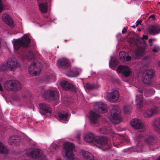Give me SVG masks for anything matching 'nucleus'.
I'll list each match as a JSON object with an SVG mask.
<instances>
[{"label": "nucleus", "instance_id": "nucleus-1", "mask_svg": "<svg viewBox=\"0 0 160 160\" xmlns=\"http://www.w3.org/2000/svg\"><path fill=\"white\" fill-rule=\"evenodd\" d=\"M31 39L27 34H25L21 38L13 39L14 49L17 51L22 47L20 54L23 57L26 56L29 60H32L34 58V55L28 48H30L32 45L34 46V45H31Z\"/></svg>", "mask_w": 160, "mask_h": 160}, {"label": "nucleus", "instance_id": "nucleus-49", "mask_svg": "<svg viewBox=\"0 0 160 160\" xmlns=\"http://www.w3.org/2000/svg\"><path fill=\"white\" fill-rule=\"evenodd\" d=\"M148 36L146 35H143L142 37V39H145L147 40L148 39Z\"/></svg>", "mask_w": 160, "mask_h": 160}, {"label": "nucleus", "instance_id": "nucleus-39", "mask_svg": "<svg viewBox=\"0 0 160 160\" xmlns=\"http://www.w3.org/2000/svg\"><path fill=\"white\" fill-rule=\"evenodd\" d=\"M100 87V85L98 84H91V90L93 89H97Z\"/></svg>", "mask_w": 160, "mask_h": 160}, {"label": "nucleus", "instance_id": "nucleus-55", "mask_svg": "<svg viewBox=\"0 0 160 160\" xmlns=\"http://www.w3.org/2000/svg\"><path fill=\"white\" fill-rule=\"evenodd\" d=\"M87 118L89 119V120H90V115H88L87 116Z\"/></svg>", "mask_w": 160, "mask_h": 160}, {"label": "nucleus", "instance_id": "nucleus-28", "mask_svg": "<svg viewBox=\"0 0 160 160\" xmlns=\"http://www.w3.org/2000/svg\"><path fill=\"white\" fill-rule=\"evenodd\" d=\"M19 137L17 135L11 136L8 139V143L10 145L16 144L20 142Z\"/></svg>", "mask_w": 160, "mask_h": 160}, {"label": "nucleus", "instance_id": "nucleus-48", "mask_svg": "<svg viewBox=\"0 0 160 160\" xmlns=\"http://www.w3.org/2000/svg\"><path fill=\"white\" fill-rule=\"evenodd\" d=\"M155 15L154 14H152V15H151L149 16V18H152V19L153 20H154L155 19Z\"/></svg>", "mask_w": 160, "mask_h": 160}, {"label": "nucleus", "instance_id": "nucleus-57", "mask_svg": "<svg viewBox=\"0 0 160 160\" xmlns=\"http://www.w3.org/2000/svg\"><path fill=\"white\" fill-rule=\"evenodd\" d=\"M93 155H91V160H92V158H93Z\"/></svg>", "mask_w": 160, "mask_h": 160}, {"label": "nucleus", "instance_id": "nucleus-10", "mask_svg": "<svg viewBox=\"0 0 160 160\" xmlns=\"http://www.w3.org/2000/svg\"><path fill=\"white\" fill-rule=\"evenodd\" d=\"M39 112L42 115H45L47 113L51 114L52 108L48 104L42 103L39 105Z\"/></svg>", "mask_w": 160, "mask_h": 160}, {"label": "nucleus", "instance_id": "nucleus-25", "mask_svg": "<svg viewBox=\"0 0 160 160\" xmlns=\"http://www.w3.org/2000/svg\"><path fill=\"white\" fill-rule=\"evenodd\" d=\"M7 64L8 68L12 69L15 68L18 66L17 62L13 58L8 59Z\"/></svg>", "mask_w": 160, "mask_h": 160}, {"label": "nucleus", "instance_id": "nucleus-43", "mask_svg": "<svg viewBox=\"0 0 160 160\" xmlns=\"http://www.w3.org/2000/svg\"><path fill=\"white\" fill-rule=\"evenodd\" d=\"M116 61L115 60H112L111 59L109 62V64L110 66H114L116 65Z\"/></svg>", "mask_w": 160, "mask_h": 160}, {"label": "nucleus", "instance_id": "nucleus-53", "mask_svg": "<svg viewBox=\"0 0 160 160\" xmlns=\"http://www.w3.org/2000/svg\"><path fill=\"white\" fill-rule=\"evenodd\" d=\"M3 88H2V86L1 84L0 83V91H3Z\"/></svg>", "mask_w": 160, "mask_h": 160}, {"label": "nucleus", "instance_id": "nucleus-46", "mask_svg": "<svg viewBox=\"0 0 160 160\" xmlns=\"http://www.w3.org/2000/svg\"><path fill=\"white\" fill-rule=\"evenodd\" d=\"M154 88L157 89H160V83H158L155 84L154 86Z\"/></svg>", "mask_w": 160, "mask_h": 160}, {"label": "nucleus", "instance_id": "nucleus-36", "mask_svg": "<svg viewBox=\"0 0 160 160\" xmlns=\"http://www.w3.org/2000/svg\"><path fill=\"white\" fill-rule=\"evenodd\" d=\"M155 92V90L153 88H151L146 90V92L152 95H153Z\"/></svg>", "mask_w": 160, "mask_h": 160}, {"label": "nucleus", "instance_id": "nucleus-30", "mask_svg": "<svg viewBox=\"0 0 160 160\" xmlns=\"http://www.w3.org/2000/svg\"><path fill=\"white\" fill-rule=\"evenodd\" d=\"M38 7L40 11L43 13H46L48 11V6L47 3L39 4Z\"/></svg>", "mask_w": 160, "mask_h": 160}, {"label": "nucleus", "instance_id": "nucleus-32", "mask_svg": "<svg viewBox=\"0 0 160 160\" xmlns=\"http://www.w3.org/2000/svg\"><path fill=\"white\" fill-rule=\"evenodd\" d=\"M80 153L81 155H82L83 158L88 159V160H90L88 157L89 156V152L86 151H84L83 150H82L80 151Z\"/></svg>", "mask_w": 160, "mask_h": 160}, {"label": "nucleus", "instance_id": "nucleus-20", "mask_svg": "<svg viewBox=\"0 0 160 160\" xmlns=\"http://www.w3.org/2000/svg\"><path fill=\"white\" fill-rule=\"evenodd\" d=\"M148 32L150 34L154 35L160 32V25H152L148 27Z\"/></svg>", "mask_w": 160, "mask_h": 160}, {"label": "nucleus", "instance_id": "nucleus-52", "mask_svg": "<svg viewBox=\"0 0 160 160\" xmlns=\"http://www.w3.org/2000/svg\"><path fill=\"white\" fill-rule=\"evenodd\" d=\"M76 138H77L79 140H80V136L79 134H78L76 136Z\"/></svg>", "mask_w": 160, "mask_h": 160}, {"label": "nucleus", "instance_id": "nucleus-63", "mask_svg": "<svg viewBox=\"0 0 160 160\" xmlns=\"http://www.w3.org/2000/svg\"><path fill=\"white\" fill-rule=\"evenodd\" d=\"M144 94H145V96H146V97H148V96H147L146 94V93H144Z\"/></svg>", "mask_w": 160, "mask_h": 160}, {"label": "nucleus", "instance_id": "nucleus-40", "mask_svg": "<svg viewBox=\"0 0 160 160\" xmlns=\"http://www.w3.org/2000/svg\"><path fill=\"white\" fill-rule=\"evenodd\" d=\"M160 51V48L158 46H155L152 49L153 52L157 53Z\"/></svg>", "mask_w": 160, "mask_h": 160}, {"label": "nucleus", "instance_id": "nucleus-23", "mask_svg": "<svg viewBox=\"0 0 160 160\" xmlns=\"http://www.w3.org/2000/svg\"><path fill=\"white\" fill-rule=\"evenodd\" d=\"M81 71L82 70L80 69H73L66 72V74L69 77H75L80 74Z\"/></svg>", "mask_w": 160, "mask_h": 160}, {"label": "nucleus", "instance_id": "nucleus-4", "mask_svg": "<svg viewBox=\"0 0 160 160\" xmlns=\"http://www.w3.org/2000/svg\"><path fill=\"white\" fill-rule=\"evenodd\" d=\"M63 147L65 151L62 153L63 154H64V157H67L69 160H76L75 155L73 153L74 148V144L72 143L67 142L64 144Z\"/></svg>", "mask_w": 160, "mask_h": 160}, {"label": "nucleus", "instance_id": "nucleus-34", "mask_svg": "<svg viewBox=\"0 0 160 160\" xmlns=\"http://www.w3.org/2000/svg\"><path fill=\"white\" fill-rule=\"evenodd\" d=\"M132 107L130 105H125L123 109L125 112L127 113H129L132 109Z\"/></svg>", "mask_w": 160, "mask_h": 160}, {"label": "nucleus", "instance_id": "nucleus-11", "mask_svg": "<svg viewBox=\"0 0 160 160\" xmlns=\"http://www.w3.org/2000/svg\"><path fill=\"white\" fill-rule=\"evenodd\" d=\"M144 138L141 134L139 136H136L135 138V141L136 144L135 148L137 149V152H140L142 151V146L145 142Z\"/></svg>", "mask_w": 160, "mask_h": 160}, {"label": "nucleus", "instance_id": "nucleus-54", "mask_svg": "<svg viewBox=\"0 0 160 160\" xmlns=\"http://www.w3.org/2000/svg\"><path fill=\"white\" fill-rule=\"evenodd\" d=\"M159 99V98H158V97H156L154 99V100H155V101H158V100Z\"/></svg>", "mask_w": 160, "mask_h": 160}, {"label": "nucleus", "instance_id": "nucleus-7", "mask_svg": "<svg viewBox=\"0 0 160 160\" xmlns=\"http://www.w3.org/2000/svg\"><path fill=\"white\" fill-rule=\"evenodd\" d=\"M154 72L152 69L147 70L145 71L142 75L143 80L144 83L150 84L151 79L154 77Z\"/></svg>", "mask_w": 160, "mask_h": 160}, {"label": "nucleus", "instance_id": "nucleus-15", "mask_svg": "<svg viewBox=\"0 0 160 160\" xmlns=\"http://www.w3.org/2000/svg\"><path fill=\"white\" fill-rule=\"evenodd\" d=\"M128 140L122 137L116 138L114 137L112 138V143L113 145L116 147H118V145H123L125 142H128Z\"/></svg>", "mask_w": 160, "mask_h": 160}, {"label": "nucleus", "instance_id": "nucleus-24", "mask_svg": "<svg viewBox=\"0 0 160 160\" xmlns=\"http://www.w3.org/2000/svg\"><path fill=\"white\" fill-rule=\"evenodd\" d=\"M91 125L97 124L98 122V118L100 117V115L92 111H91Z\"/></svg>", "mask_w": 160, "mask_h": 160}, {"label": "nucleus", "instance_id": "nucleus-51", "mask_svg": "<svg viewBox=\"0 0 160 160\" xmlns=\"http://www.w3.org/2000/svg\"><path fill=\"white\" fill-rule=\"evenodd\" d=\"M127 29L125 28H124L122 30V34H124L127 31Z\"/></svg>", "mask_w": 160, "mask_h": 160}, {"label": "nucleus", "instance_id": "nucleus-56", "mask_svg": "<svg viewBox=\"0 0 160 160\" xmlns=\"http://www.w3.org/2000/svg\"><path fill=\"white\" fill-rule=\"evenodd\" d=\"M137 22L138 23L137 24H140L141 22L140 21H137Z\"/></svg>", "mask_w": 160, "mask_h": 160}, {"label": "nucleus", "instance_id": "nucleus-29", "mask_svg": "<svg viewBox=\"0 0 160 160\" xmlns=\"http://www.w3.org/2000/svg\"><path fill=\"white\" fill-rule=\"evenodd\" d=\"M58 115L59 119L61 120L67 121L69 119L68 118L69 114L68 113H58Z\"/></svg>", "mask_w": 160, "mask_h": 160}, {"label": "nucleus", "instance_id": "nucleus-42", "mask_svg": "<svg viewBox=\"0 0 160 160\" xmlns=\"http://www.w3.org/2000/svg\"><path fill=\"white\" fill-rule=\"evenodd\" d=\"M119 56L121 59H124L125 57L124 52H121L119 53Z\"/></svg>", "mask_w": 160, "mask_h": 160}, {"label": "nucleus", "instance_id": "nucleus-9", "mask_svg": "<svg viewBox=\"0 0 160 160\" xmlns=\"http://www.w3.org/2000/svg\"><path fill=\"white\" fill-rule=\"evenodd\" d=\"M119 97V91L118 90L113 89L108 95V99L111 102H115L118 101Z\"/></svg>", "mask_w": 160, "mask_h": 160}, {"label": "nucleus", "instance_id": "nucleus-21", "mask_svg": "<svg viewBox=\"0 0 160 160\" xmlns=\"http://www.w3.org/2000/svg\"><path fill=\"white\" fill-rule=\"evenodd\" d=\"M2 18L6 24L10 27L13 28L14 27L13 20L8 14H4L2 15Z\"/></svg>", "mask_w": 160, "mask_h": 160}, {"label": "nucleus", "instance_id": "nucleus-5", "mask_svg": "<svg viewBox=\"0 0 160 160\" xmlns=\"http://www.w3.org/2000/svg\"><path fill=\"white\" fill-rule=\"evenodd\" d=\"M4 87L5 89L9 91H17L22 89V86L17 80H10L5 82Z\"/></svg>", "mask_w": 160, "mask_h": 160}, {"label": "nucleus", "instance_id": "nucleus-62", "mask_svg": "<svg viewBox=\"0 0 160 160\" xmlns=\"http://www.w3.org/2000/svg\"><path fill=\"white\" fill-rule=\"evenodd\" d=\"M132 27L133 28H135V26H132Z\"/></svg>", "mask_w": 160, "mask_h": 160}, {"label": "nucleus", "instance_id": "nucleus-16", "mask_svg": "<svg viewBox=\"0 0 160 160\" xmlns=\"http://www.w3.org/2000/svg\"><path fill=\"white\" fill-rule=\"evenodd\" d=\"M30 74L32 75H36L39 74L41 71V69L37 64L35 62L32 64L28 69Z\"/></svg>", "mask_w": 160, "mask_h": 160}, {"label": "nucleus", "instance_id": "nucleus-35", "mask_svg": "<svg viewBox=\"0 0 160 160\" xmlns=\"http://www.w3.org/2000/svg\"><path fill=\"white\" fill-rule=\"evenodd\" d=\"M100 132L102 134H107L108 133V130L106 127H103L100 129Z\"/></svg>", "mask_w": 160, "mask_h": 160}, {"label": "nucleus", "instance_id": "nucleus-26", "mask_svg": "<svg viewBox=\"0 0 160 160\" xmlns=\"http://www.w3.org/2000/svg\"><path fill=\"white\" fill-rule=\"evenodd\" d=\"M158 142L157 138L152 136H149L146 139V143L150 145H153Z\"/></svg>", "mask_w": 160, "mask_h": 160}, {"label": "nucleus", "instance_id": "nucleus-6", "mask_svg": "<svg viewBox=\"0 0 160 160\" xmlns=\"http://www.w3.org/2000/svg\"><path fill=\"white\" fill-rule=\"evenodd\" d=\"M42 97L46 100L57 101L59 99V94L57 91L48 89L45 91Z\"/></svg>", "mask_w": 160, "mask_h": 160}, {"label": "nucleus", "instance_id": "nucleus-14", "mask_svg": "<svg viewBox=\"0 0 160 160\" xmlns=\"http://www.w3.org/2000/svg\"><path fill=\"white\" fill-rule=\"evenodd\" d=\"M117 71L119 73H122V75L125 77H128L131 73L129 68L127 66H119L117 68Z\"/></svg>", "mask_w": 160, "mask_h": 160}, {"label": "nucleus", "instance_id": "nucleus-47", "mask_svg": "<svg viewBox=\"0 0 160 160\" xmlns=\"http://www.w3.org/2000/svg\"><path fill=\"white\" fill-rule=\"evenodd\" d=\"M131 59V56H127L126 57V60L127 61H129Z\"/></svg>", "mask_w": 160, "mask_h": 160}, {"label": "nucleus", "instance_id": "nucleus-60", "mask_svg": "<svg viewBox=\"0 0 160 160\" xmlns=\"http://www.w3.org/2000/svg\"><path fill=\"white\" fill-rule=\"evenodd\" d=\"M158 65L160 67V61L159 62Z\"/></svg>", "mask_w": 160, "mask_h": 160}, {"label": "nucleus", "instance_id": "nucleus-61", "mask_svg": "<svg viewBox=\"0 0 160 160\" xmlns=\"http://www.w3.org/2000/svg\"><path fill=\"white\" fill-rule=\"evenodd\" d=\"M49 80V78L48 77H47L46 79V80L48 81V80Z\"/></svg>", "mask_w": 160, "mask_h": 160}, {"label": "nucleus", "instance_id": "nucleus-44", "mask_svg": "<svg viewBox=\"0 0 160 160\" xmlns=\"http://www.w3.org/2000/svg\"><path fill=\"white\" fill-rule=\"evenodd\" d=\"M37 1L38 2V5L39 4H40L41 3L43 4L44 3H47L45 0H37Z\"/></svg>", "mask_w": 160, "mask_h": 160}, {"label": "nucleus", "instance_id": "nucleus-17", "mask_svg": "<svg viewBox=\"0 0 160 160\" xmlns=\"http://www.w3.org/2000/svg\"><path fill=\"white\" fill-rule=\"evenodd\" d=\"M159 111V108L157 106H154L150 109L146 110L144 113V116L146 118L151 117L157 114Z\"/></svg>", "mask_w": 160, "mask_h": 160}, {"label": "nucleus", "instance_id": "nucleus-64", "mask_svg": "<svg viewBox=\"0 0 160 160\" xmlns=\"http://www.w3.org/2000/svg\"><path fill=\"white\" fill-rule=\"evenodd\" d=\"M158 4H159V5H160V2H158Z\"/></svg>", "mask_w": 160, "mask_h": 160}, {"label": "nucleus", "instance_id": "nucleus-33", "mask_svg": "<svg viewBox=\"0 0 160 160\" xmlns=\"http://www.w3.org/2000/svg\"><path fill=\"white\" fill-rule=\"evenodd\" d=\"M153 125L156 128L160 129V118L155 120L153 122Z\"/></svg>", "mask_w": 160, "mask_h": 160}, {"label": "nucleus", "instance_id": "nucleus-41", "mask_svg": "<svg viewBox=\"0 0 160 160\" xmlns=\"http://www.w3.org/2000/svg\"><path fill=\"white\" fill-rule=\"evenodd\" d=\"M85 89L86 91L87 92L88 91V92L90 90V84L89 83H87L84 86Z\"/></svg>", "mask_w": 160, "mask_h": 160}, {"label": "nucleus", "instance_id": "nucleus-12", "mask_svg": "<svg viewBox=\"0 0 160 160\" xmlns=\"http://www.w3.org/2000/svg\"><path fill=\"white\" fill-rule=\"evenodd\" d=\"M138 90L141 94L139 95H137L136 96V105L137 108H138L139 110H142V107L144 105V101L143 100V95L142 94L143 91L142 90L139 89H138Z\"/></svg>", "mask_w": 160, "mask_h": 160}, {"label": "nucleus", "instance_id": "nucleus-50", "mask_svg": "<svg viewBox=\"0 0 160 160\" xmlns=\"http://www.w3.org/2000/svg\"><path fill=\"white\" fill-rule=\"evenodd\" d=\"M3 7L2 5V4L0 0V12L2 10Z\"/></svg>", "mask_w": 160, "mask_h": 160}, {"label": "nucleus", "instance_id": "nucleus-58", "mask_svg": "<svg viewBox=\"0 0 160 160\" xmlns=\"http://www.w3.org/2000/svg\"><path fill=\"white\" fill-rule=\"evenodd\" d=\"M152 39H149V42H152Z\"/></svg>", "mask_w": 160, "mask_h": 160}, {"label": "nucleus", "instance_id": "nucleus-27", "mask_svg": "<svg viewBox=\"0 0 160 160\" xmlns=\"http://www.w3.org/2000/svg\"><path fill=\"white\" fill-rule=\"evenodd\" d=\"M144 50L142 48H139L136 50L134 54L132 55L133 58L135 59H137L142 57L144 54Z\"/></svg>", "mask_w": 160, "mask_h": 160}, {"label": "nucleus", "instance_id": "nucleus-45", "mask_svg": "<svg viewBox=\"0 0 160 160\" xmlns=\"http://www.w3.org/2000/svg\"><path fill=\"white\" fill-rule=\"evenodd\" d=\"M149 57L148 56H146L144 57L142 60L143 61H146L148 62H149Z\"/></svg>", "mask_w": 160, "mask_h": 160}, {"label": "nucleus", "instance_id": "nucleus-59", "mask_svg": "<svg viewBox=\"0 0 160 160\" xmlns=\"http://www.w3.org/2000/svg\"><path fill=\"white\" fill-rule=\"evenodd\" d=\"M156 160H160V157H159Z\"/></svg>", "mask_w": 160, "mask_h": 160}, {"label": "nucleus", "instance_id": "nucleus-38", "mask_svg": "<svg viewBox=\"0 0 160 160\" xmlns=\"http://www.w3.org/2000/svg\"><path fill=\"white\" fill-rule=\"evenodd\" d=\"M8 68L7 64H2L0 66V70L2 71H4L6 70Z\"/></svg>", "mask_w": 160, "mask_h": 160}, {"label": "nucleus", "instance_id": "nucleus-18", "mask_svg": "<svg viewBox=\"0 0 160 160\" xmlns=\"http://www.w3.org/2000/svg\"><path fill=\"white\" fill-rule=\"evenodd\" d=\"M60 84L63 89L66 91L71 90L72 92L75 91V87L68 81L63 80L61 82Z\"/></svg>", "mask_w": 160, "mask_h": 160}, {"label": "nucleus", "instance_id": "nucleus-8", "mask_svg": "<svg viewBox=\"0 0 160 160\" xmlns=\"http://www.w3.org/2000/svg\"><path fill=\"white\" fill-rule=\"evenodd\" d=\"M30 156L33 158H38V160H45L46 156L40 149H34L30 153Z\"/></svg>", "mask_w": 160, "mask_h": 160}, {"label": "nucleus", "instance_id": "nucleus-31", "mask_svg": "<svg viewBox=\"0 0 160 160\" xmlns=\"http://www.w3.org/2000/svg\"><path fill=\"white\" fill-rule=\"evenodd\" d=\"M8 152L7 148L0 141V153L6 154Z\"/></svg>", "mask_w": 160, "mask_h": 160}, {"label": "nucleus", "instance_id": "nucleus-2", "mask_svg": "<svg viewBox=\"0 0 160 160\" xmlns=\"http://www.w3.org/2000/svg\"><path fill=\"white\" fill-rule=\"evenodd\" d=\"M92 144L95 145L99 144L102 146H104V148H102L103 151H106L111 148L112 146V143L108 142V139L104 137H99L94 136L91 132V145Z\"/></svg>", "mask_w": 160, "mask_h": 160}, {"label": "nucleus", "instance_id": "nucleus-37", "mask_svg": "<svg viewBox=\"0 0 160 160\" xmlns=\"http://www.w3.org/2000/svg\"><path fill=\"white\" fill-rule=\"evenodd\" d=\"M84 139L86 142L90 143V133L86 135L84 137Z\"/></svg>", "mask_w": 160, "mask_h": 160}, {"label": "nucleus", "instance_id": "nucleus-13", "mask_svg": "<svg viewBox=\"0 0 160 160\" xmlns=\"http://www.w3.org/2000/svg\"><path fill=\"white\" fill-rule=\"evenodd\" d=\"M94 108L96 111L101 113H105L107 111V105L102 102H96Z\"/></svg>", "mask_w": 160, "mask_h": 160}, {"label": "nucleus", "instance_id": "nucleus-19", "mask_svg": "<svg viewBox=\"0 0 160 160\" xmlns=\"http://www.w3.org/2000/svg\"><path fill=\"white\" fill-rule=\"evenodd\" d=\"M131 126L134 128L137 129H142L144 125L141 121L137 118H133L131 121Z\"/></svg>", "mask_w": 160, "mask_h": 160}, {"label": "nucleus", "instance_id": "nucleus-22", "mask_svg": "<svg viewBox=\"0 0 160 160\" xmlns=\"http://www.w3.org/2000/svg\"><path fill=\"white\" fill-rule=\"evenodd\" d=\"M58 66L62 69H66L69 66V61L65 58H62L57 61Z\"/></svg>", "mask_w": 160, "mask_h": 160}, {"label": "nucleus", "instance_id": "nucleus-3", "mask_svg": "<svg viewBox=\"0 0 160 160\" xmlns=\"http://www.w3.org/2000/svg\"><path fill=\"white\" fill-rule=\"evenodd\" d=\"M120 109L117 106H113L111 110V114L109 116L110 122L113 124H119L122 120L120 115Z\"/></svg>", "mask_w": 160, "mask_h": 160}]
</instances>
